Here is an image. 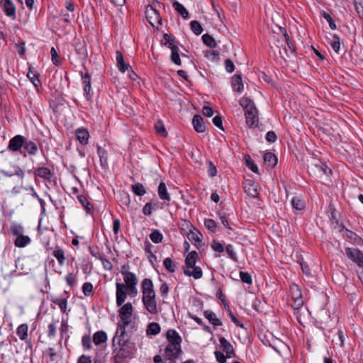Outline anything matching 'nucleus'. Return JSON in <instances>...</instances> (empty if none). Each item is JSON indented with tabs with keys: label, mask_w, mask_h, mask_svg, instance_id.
Masks as SVG:
<instances>
[{
	"label": "nucleus",
	"mask_w": 363,
	"mask_h": 363,
	"mask_svg": "<svg viewBox=\"0 0 363 363\" xmlns=\"http://www.w3.org/2000/svg\"><path fill=\"white\" fill-rule=\"evenodd\" d=\"M161 328L157 323H151L147 325L146 333L147 335H156L160 333Z\"/></svg>",
	"instance_id": "obj_37"
},
{
	"label": "nucleus",
	"mask_w": 363,
	"mask_h": 363,
	"mask_svg": "<svg viewBox=\"0 0 363 363\" xmlns=\"http://www.w3.org/2000/svg\"><path fill=\"white\" fill-rule=\"evenodd\" d=\"M82 79L84 84V92L86 100H90L92 94L91 93V75L86 72L84 74L82 72Z\"/></svg>",
	"instance_id": "obj_12"
},
{
	"label": "nucleus",
	"mask_w": 363,
	"mask_h": 363,
	"mask_svg": "<svg viewBox=\"0 0 363 363\" xmlns=\"http://www.w3.org/2000/svg\"><path fill=\"white\" fill-rule=\"evenodd\" d=\"M150 238L154 243H160L163 240V235L159 230H154L150 234Z\"/></svg>",
	"instance_id": "obj_47"
},
{
	"label": "nucleus",
	"mask_w": 363,
	"mask_h": 363,
	"mask_svg": "<svg viewBox=\"0 0 363 363\" xmlns=\"http://www.w3.org/2000/svg\"><path fill=\"white\" fill-rule=\"evenodd\" d=\"M321 16L328 21L332 30L336 29V25L331 16L325 11H321Z\"/></svg>",
	"instance_id": "obj_55"
},
{
	"label": "nucleus",
	"mask_w": 363,
	"mask_h": 363,
	"mask_svg": "<svg viewBox=\"0 0 363 363\" xmlns=\"http://www.w3.org/2000/svg\"><path fill=\"white\" fill-rule=\"evenodd\" d=\"M27 77L29 78L35 88H38L41 85V82L39 79V74L36 72L33 71L31 67L29 68Z\"/></svg>",
	"instance_id": "obj_31"
},
{
	"label": "nucleus",
	"mask_w": 363,
	"mask_h": 363,
	"mask_svg": "<svg viewBox=\"0 0 363 363\" xmlns=\"http://www.w3.org/2000/svg\"><path fill=\"white\" fill-rule=\"evenodd\" d=\"M345 254L352 261L355 262L359 267L363 268V252L357 248L346 247Z\"/></svg>",
	"instance_id": "obj_5"
},
{
	"label": "nucleus",
	"mask_w": 363,
	"mask_h": 363,
	"mask_svg": "<svg viewBox=\"0 0 363 363\" xmlns=\"http://www.w3.org/2000/svg\"><path fill=\"white\" fill-rule=\"evenodd\" d=\"M199 259V255L196 251H191L188 254L185 259V268L191 269L196 266V263Z\"/></svg>",
	"instance_id": "obj_20"
},
{
	"label": "nucleus",
	"mask_w": 363,
	"mask_h": 363,
	"mask_svg": "<svg viewBox=\"0 0 363 363\" xmlns=\"http://www.w3.org/2000/svg\"><path fill=\"white\" fill-rule=\"evenodd\" d=\"M145 16L148 23L155 28L162 26V18L160 13L152 6L148 5L145 10Z\"/></svg>",
	"instance_id": "obj_2"
},
{
	"label": "nucleus",
	"mask_w": 363,
	"mask_h": 363,
	"mask_svg": "<svg viewBox=\"0 0 363 363\" xmlns=\"http://www.w3.org/2000/svg\"><path fill=\"white\" fill-rule=\"evenodd\" d=\"M133 344L119 347V350L114 357L115 363H125L126 359L133 354Z\"/></svg>",
	"instance_id": "obj_3"
},
{
	"label": "nucleus",
	"mask_w": 363,
	"mask_h": 363,
	"mask_svg": "<svg viewBox=\"0 0 363 363\" xmlns=\"http://www.w3.org/2000/svg\"><path fill=\"white\" fill-rule=\"evenodd\" d=\"M182 352L181 346L168 344L164 350L165 357L168 360H174L179 357Z\"/></svg>",
	"instance_id": "obj_8"
},
{
	"label": "nucleus",
	"mask_w": 363,
	"mask_h": 363,
	"mask_svg": "<svg viewBox=\"0 0 363 363\" xmlns=\"http://www.w3.org/2000/svg\"><path fill=\"white\" fill-rule=\"evenodd\" d=\"M243 188L245 193L252 198H255L258 195L257 186L252 180H247L244 183Z\"/></svg>",
	"instance_id": "obj_18"
},
{
	"label": "nucleus",
	"mask_w": 363,
	"mask_h": 363,
	"mask_svg": "<svg viewBox=\"0 0 363 363\" xmlns=\"http://www.w3.org/2000/svg\"><path fill=\"white\" fill-rule=\"evenodd\" d=\"M308 168L313 173L318 172L320 174L325 175H328L332 173L331 169L320 160H315L313 162L311 163V165L308 167Z\"/></svg>",
	"instance_id": "obj_7"
},
{
	"label": "nucleus",
	"mask_w": 363,
	"mask_h": 363,
	"mask_svg": "<svg viewBox=\"0 0 363 363\" xmlns=\"http://www.w3.org/2000/svg\"><path fill=\"white\" fill-rule=\"evenodd\" d=\"M77 197L79 203L84 208L87 213H90L91 212H92L93 206L89 203V201H88L87 198L85 196L78 195Z\"/></svg>",
	"instance_id": "obj_35"
},
{
	"label": "nucleus",
	"mask_w": 363,
	"mask_h": 363,
	"mask_svg": "<svg viewBox=\"0 0 363 363\" xmlns=\"http://www.w3.org/2000/svg\"><path fill=\"white\" fill-rule=\"evenodd\" d=\"M164 39L165 40L164 45L168 47L171 50L172 47H178L177 45L174 44V39L172 35L165 33L164 35Z\"/></svg>",
	"instance_id": "obj_52"
},
{
	"label": "nucleus",
	"mask_w": 363,
	"mask_h": 363,
	"mask_svg": "<svg viewBox=\"0 0 363 363\" xmlns=\"http://www.w3.org/2000/svg\"><path fill=\"white\" fill-rule=\"evenodd\" d=\"M133 306L131 303H126L123 305L119 311V317L121 319H130L133 314Z\"/></svg>",
	"instance_id": "obj_19"
},
{
	"label": "nucleus",
	"mask_w": 363,
	"mask_h": 363,
	"mask_svg": "<svg viewBox=\"0 0 363 363\" xmlns=\"http://www.w3.org/2000/svg\"><path fill=\"white\" fill-rule=\"evenodd\" d=\"M215 357L216 358V360L219 363H225L226 362V358L228 357L227 355L225 356L224 354L220 351H216L214 352Z\"/></svg>",
	"instance_id": "obj_64"
},
{
	"label": "nucleus",
	"mask_w": 363,
	"mask_h": 363,
	"mask_svg": "<svg viewBox=\"0 0 363 363\" xmlns=\"http://www.w3.org/2000/svg\"><path fill=\"white\" fill-rule=\"evenodd\" d=\"M83 294L86 296H91L94 294L93 285L91 283L86 282L82 286Z\"/></svg>",
	"instance_id": "obj_53"
},
{
	"label": "nucleus",
	"mask_w": 363,
	"mask_h": 363,
	"mask_svg": "<svg viewBox=\"0 0 363 363\" xmlns=\"http://www.w3.org/2000/svg\"><path fill=\"white\" fill-rule=\"evenodd\" d=\"M188 238L189 240H191V242L194 241V245L198 248L199 249L203 243H202V240L199 238V235L196 233H194V232H191L189 235H188Z\"/></svg>",
	"instance_id": "obj_45"
},
{
	"label": "nucleus",
	"mask_w": 363,
	"mask_h": 363,
	"mask_svg": "<svg viewBox=\"0 0 363 363\" xmlns=\"http://www.w3.org/2000/svg\"><path fill=\"white\" fill-rule=\"evenodd\" d=\"M192 124L197 133H204L206 130V125L203 118L200 115H195L192 119Z\"/></svg>",
	"instance_id": "obj_13"
},
{
	"label": "nucleus",
	"mask_w": 363,
	"mask_h": 363,
	"mask_svg": "<svg viewBox=\"0 0 363 363\" xmlns=\"http://www.w3.org/2000/svg\"><path fill=\"white\" fill-rule=\"evenodd\" d=\"M0 4L3 7L5 14L12 20L16 18V9L11 0H1Z\"/></svg>",
	"instance_id": "obj_9"
},
{
	"label": "nucleus",
	"mask_w": 363,
	"mask_h": 363,
	"mask_svg": "<svg viewBox=\"0 0 363 363\" xmlns=\"http://www.w3.org/2000/svg\"><path fill=\"white\" fill-rule=\"evenodd\" d=\"M97 154L100 158V162L101 166H105L107 164V152L106 151L100 147L99 145H97Z\"/></svg>",
	"instance_id": "obj_46"
},
{
	"label": "nucleus",
	"mask_w": 363,
	"mask_h": 363,
	"mask_svg": "<svg viewBox=\"0 0 363 363\" xmlns=\"http://www.w3.org/2000/svg\"><path fill=\"white\" fill-rule=\"evenodd\" d=\"M264 162L270 167H274L277 164V157L272 152H267L264 155Z\"/></svg>",
	"instance_id": "obj_28"
},
{
	"label": "nucleus",
	"mask_w": 363,
	"mask_h": 363,
	"mask_svg": "<svg viewBox=\"0 0 363 363\" xmlns=\"http://www.w3.org/2000/svg\"><path fill=\"white\" fill-rule=\"evenodd\" d=\"M118 345L119 347H121L125 345H130L131 342H128V339L125 338V335H121V333L118 334L116 333L115 337L113 339V347H115L116 345Z\"/></svg>",
	"instance_id": "obj_30"
},
{
	"label": "nucleus",
	"mask_w": 363,
	"mask_h": 363,
	"mask_svg": "<svg viewBox=\"0 0 363 363\" xmlns=\"http://www.w3.org/2000/svg\"><path fill=\"white\" fill-rule=\"evenodd\" d=\"M156 203L153 204L152 202H147L143 208V213L145 216H150L152 210L155 209Z\"/></svg>",
	"instance_id": "obj_57"
},
{
	"label": "nucleus",
	"mask_w": 363,
	"mask_h": 363,
	"mask_svg": "<svg viewBox=\"0 0 363 363\" xmlns=\"http://www.w3.org/2000/svg\"><path fill=\"white\" fill-rule=\"evenodd\" d=\"M174 10L179 13L184 19L189 18V12L179 2L175 1L172 4Z\"/></svg>",
	"instance_id": "obj_29"
},
{
	"label": "nucleus",
	"mask_w": 363,
	"mask_h": 363,
	"mask_svg": "<svg viewBox=\"0 0 363 363\" xmlns=\"http://www.w3.org/2000/svg\"><path fill=\"white\" fill-rule=\"evenodd\" d=\"M75 135L81 144L86 145L88 143L89 133L86 129L78 128L75 132Z\"/></svg>",
	"instance_id": "obj_23"
},
{
	"label": "nucleus",
	"mask_w": 363,
	"mask_h": 363,
	"mask_svg": "<svg viewBox=\"0 0 363 363\" xmlns=\"http://www.w3.org/2000/svg\"><path fill=\"white\" fill-rule=\"evenodd\" d=\"M122 323H119L118 324L116 334H118L119 333H121V335H125V328L129 325L130 323V319H121Z\"/></svg>",
	"instance_id": "obj_48"
},
{
	"label": "nucleus",
	"mask_w": 363,
	"mask_h": 363,
	"mask_svg": "<svg viewBox=\"0 0 363 363\" xmlns=\"http://www.w3.org/2000/svg\"><path fill=\"white\" fill-rule=\"evenodd\" d=\"M141 290L143 294L142 298L156 297L154 285L150 279L145 278L143 280L141 283Z\"/></svg>",
	"instance_id": "obj_6"
},
{
	"label": "nucleus",
	"mask_w": 363,
	"mask_h": 363,
	"mask_svg": "<svg viewBox=\"0 0 363 363\" xmlns=\"http://www.w3.org/2000/svg\"><path fill=\"white\" fill-rule=\"evenodd\" d=\"M30 238L27 235H21L16 238L14 244L18 247H24L30 242Z\"/></svg>",
	"instance_id": "obj_36"
},
{
	"label": "nucleus",
	"mask_w": 363,
	"mask_h": 363,
	"mask_svg": "<svg viewBox=\"0 0 363 363\" xmlns=\"http://www.w3.org/2000/svg\"><path fill=\"white\" fill-rule=\"evenodd\" d=\"M219 342L223 350L226 353L228 358L231 357L232 355H235L233 347L229 341L225 337H221L219 338Z\"/></svg>",
	"instance_id": "obj_16"
},
{
	"label": "nucleus",
	"mask_w": 363,
	"mask_h": 363,
	"mask_svg": "<svg viewBox=\"0 0 363 363\" xmlns=\"http://www.w3.org/2000/svg\"><path fill=\"white\" fill-rule=\"evenodd\" d=\"M240 277L243 283L251 284L252 282V277L248 272H240Z\"/></svg>",
	"instance_id": "obj_60"
},
{
	"label": "nucleus",
	"mask_w": 363,
	"mask_h": 363,
	"mask_svg": "<svg viewBox=\"0 0 363 363\" xmlns=\"http://www.w3.org/2000/svg\"><path fill=\"white\" fill-rule=\"evenodd\" d=\"M123 279L125 284H123L125 287L131 285H137L138 282V279L136 277L134 273H126L125 276H123Z\"/></svg>",
	"instance_id": "obj_32"
},
{
	"label": "nucleus",
	"mask_w": 363,
	"mask_h": 363,
	"mask_svg": "<svg viewBox=\"0 0 363 363\" xmlns=\"http://www.w3.org/2000/svg\"><path fill=\"white\" fill-rule=\"evenodd\" d=\"M203 315L206 319H208L209 323L214 326H220L223 324L221 320L216 317L215 313L213 311H205Z\"/></svg>",
	"instance_id": "obj_25"
},
{
	"label": "nucleus",
	"mask_w": 363,
	"mask_h": 363,
	"mask_svg": "<svg viewBox=\"0 0 363 363\" xmlns=\"http://www.w3.org/2000/svg\"><path fill=\"white\" fill-rule=\"evenodd\" d=\"M232 88L233 91L241 92L243 90V84L241 75L235 74L232 78Z\"/></svg>",
	"instance_id": "obj_27"
},
{
	"label": "nucleus",
	"mask_w": 363,
	"mask_h": 363,
	"mask_svg": "<svg viewBox=\"0 0 363 363\" xmlns=\"http://www.w3.org/2000/svg\"><path fill=\"white\" fill-rule=\"evenodd\" d=\"M131 189L136 196H142L146 194V190L141 183H136L131 186Z\"/></svg>",
	"instance_id": "obj_40"
},
{
	"label": "nucleus",
	"mask_w": 363,
	"mask_h": 363,
	"mask_svg": "<svg viewBox=\"0 0 363 363\" xmlns=\"http://www.w3.org/2000/svg\"><path fill=\"white\" fill-rule=\"evenodd\" d=\"M16 51L21 57H23L26 53V46L24 42H20L16 45Z\"/></svg>",
	"instance_id": "obj_63"
},
{
	"label": "nucleus",
	"mask_w": 363,
	"mask_h": 363,
	"mask_svg": "<svg viewBox=\"0 0 363 363\" xmlns=\"http://www.w3.org/2000/svg\"><path fill=\"white\" fill-rule=\"evenodd\" d=\"M33 174L35 177H38L48 181H50L52 177V171L49 168L44 167L36 168Z\"/></svg>",
	"instance_id": "obj_14"
},
{
	"label": "nucleus",
	"mask_w": 363,
	"mask_h": 363,
	"mask_svg": "<svg viewBox=\"0 0 363 363\" xmlns=\"http://www.w3.org/2000/svg\"><path fill=\"white\" fill-rule=\"evenodd\" d=\"M191 30L196 35H200L203 31V28L198 21H192L190 23Z\"/></svg>",
	"instance_id": "obj_51"
},
{
	"label": "nucleus",
	"mask_w": 363,
	"mask_h": 363,
	"mask_svg": "<svg viewBox=\"0 0 363 363\" xmlns=\"http://www.w3.org/2000/svg\"><path fill=\"white\" fill-rule=\"evenodd\" d=\"M211 246L215 252H223L224 251V247L223 245L216 240H213L212 241Z\"/></svg>",
	"instance_id": "obj_61"
},
{
	"label": "nucleus",
	"mask_w": 363,
	"mask_h": 363,
	"mask_svg": "<svg viewBox=\"0 0 363 363\" xmlns=\"http://www.w3.org/2000/svg\"><path fill=\"white\" fill-rule=\"evenodd\" d=\"M157 191L158 196L160 199L164 201H170L171 197L167 191V186L164 182H162L160 183Z\"/></svg>",
	"instance_id": "obj_24"
},
{
	"label": "nucleus",
	"mask_w": 363,
	"mask_h": 363,
	"mask_svg": "<svg viewBox=\"0 0 363 363\" xmlns=\"http://www.w3.org/2000/svg\"><path fill=\"white\" fill-rule=\"evenodd\" d=\"M330 46L336 53H339L340 49V40L337 35H333Z\"/></svg>",
	"instance_id": "obj_49"
},
{
	"label": "nucleus",
	"mask_w": 363,
	"mask_h": 363,
	"mask_svg": "<svg viewBox=\"0 0 363 363\" xmlns=\"http://www.w3.org/2000/svg\"><path fill=\"white\" fill-rule=\"evenodd\" d=\"M291 204L294 208L296 210H302L304 208L305 204L303 200L299 197H294L291 200Z\"/></svg>",
	"instance_id": "obj_50"
},
{
	"label": "nucleus",
	"mask_w": 363,
	"mask_h": 363,
	"mask_svg": "<svg viewBox=\"0 0 363 363\" xmlns=\"http://www.w3.org/2000/svg\"><path fill=\"white\" fill-rule=\"evenodd\" d=\"M107 340L106 333L104 331H97L93 335V342L95 345H99Z\"/></svg>",
	"instance_id": "obj_33"
},
{
	"label": "nucleus",
	"mask_w": 363,
	"mask_h": 363,
	"mask_svg": "<svg viewBox=\"0 0 363 363\" xmlns=\"http://www.w3.org/2000/svg\"><path fill=\"white\" fill-rule=\"evenodd\" d=\"M163 264L169 272H174L177 269V263L169 257L164 259Z\"/></svg>",
	"instance_id": "obj_41"
},
{
	"label": "nucleus",
	"mask_w": 363,
	"mask_h": 363,
	"mask_svg": "<svg viewBox=\"0 0 363 363\" xmlns=\"http://www.w3.org/2000/svg\"><path fill=\"white\" fill-rule=\"evenodd\" d=\"M144 308L148 313L155 315L158 313L156 297L142 298Z\"/></svg>",
	"instance_id": "obj_11"
},
{
	"label": "nucleus",
	"mask_w": 363,
	"mask_h": 363,
	"mask_svg": "<svg viewBox=\"0 0 363 363\" xmlns=\"http://www.w3.org/2000/svg\"><path fill=\"white\" fill-rule=\"evenodd\" d=\"M225 250H226V252L228 253L229 257L233 259V261H238V257H237V255L236 253L234 251V248H233V246L230 244H228L226 247H225Z\"/></svg>",
	"instance_id": "obj_58"
},
{
	"label": "nucleus",
	"mask_w": 363,
	"mask_h": 363,
	"mask_svg": "<svg viewBox=\"0 0 363 363\" xmlns=\"http://www.w3.org/2000/svg\"><path fill=\"white\" fill-rule=\"evenodd\" d=\"M155 128L156 130L157 133H158L161 136H162L164 138H166L167 136L168 133H167V132L164 128V123H162V121L158 120L155 123Z\"/></svg>",
	"instance_id": "obj_43"
},
{
	"label": "nucleus",
	"mask_w": 363,
	"mask_h": 363,
	"mask_svg": "<svg viewBox=\"0 0 363 363\" xmlns=\"http://www.w3.org/2000/svg\"><path fill=\"white\" fill-rule=\"evenodd\" d=\"M192 268V271H191L190 269H184V274L188 277H193L195 279H201L203 276V272L201 267L195 266Z\"/></svg>",
	"instance_id": "obj_26"
},
{
	"label": "nucleus",
	"mask_w": 363,
	"mask_h": 363,
	"mask_svg": "<svg viewBox=\"0 0 363 363\" xmlns=\"http://www.w3.org/2000/svg\"><path fill=\"white\" fill-rule=\"evenodd\" d=\"M116 304L118 306H121L125 302L127 297V291L125 286L122 284L117 282L116 284Z\"/></svg>",
	"instance_id": "obj_10"
},
{
	"label": "nucleus",
	"mask_w": 363,
	"mask_h": 363,
	"mask_svg": "<svg viewBox=\"0 0 363 363\" xmlns=\"http://www.w3.org/2000/svg\"><path fill=\"white\" fill-rule=\"evenodd\" d=\"M205 227L210 231L214 233L216 230V223L214 220L206 218L204 220Z\"/></svg>",
	"instance_id": "obj_54"
},
{
	"label": "nucleus",
	"mask_w": 363,
	"mask_h": 363,
	"mask_svg": "<svg viewBox=\"0 0 363 363\" xmlns=\"http://www.w3.org/2000/svg\"><path fill=\"white\" fill-rule=\"evenodd\" d=\"M52 255L57 259L60 265H63L65 261V252L60 247H56L52 252Z\"/></svg>",
	"instance_id": "obj_38"
},
{
	"label": "nucleus",
	"mask_w": 363,
	"mask_h": 363,
	"mask_svg": "<svg viewBox=\"0 0 363 363\" xmlns=\"http://www.w3.org/2000/svg\"><path fill=\"white\" fill-rule=\"evenodd\" d=\"M202 40L206 45L211 48H216L217 45L215 39L209 34H204L202 36Z\"/></svg>",
	"instance_id": "obj_44"
},
{
	"label": "nucleus",
	"mask_w": 363,
	"mask_h": 363,
	"mask_svg": "<svg viewBox=\"0 0 363 363\" xmlns=\"http://www.w3.org/2000/svg\"><path fill=\"white\" fill-rule=\"evenodd\" d=\"M240 105L245 111L246 123L251 128L257 126L259 122L258 111L252 99L247 97L240 99Z\"/></svg>",
	"instance_id": "obj_1"
},
{
	"label": "nucleus",
	"mask_w": 363,
	"mask_h": 363,
	"mask_svg": "<svg viewBox=\"0 0 363 363\" xmlns=\"http://www.w3.org/2000/svg\"><path fill=\"white\" fill-rule=\"evenodd\" d=\"M283 38H284V42L286 43L289 49L290 50V51L294 53L295 52V46L293 45V43L290 41L289 40V35L287 34V33L286 32V30L284 31V34H283Z\"/></svg>",
	"instance_id": "obj_62"
},
{
	"label": "nucleus",
	"mask_w": 363,
	"mask_h": 363,
	"mask_svg": "<svg viewBox=\"0 0 363 363\" xmlns=\"http://www.w3.org/2000/svg\"><path fill=\"white\" fill-rule=\"evenodd\" d=\"M14 172H7L6 170H0V173L6 177H11L13 175L18 176L21 179H23L25 177V172L18 165L13 166Z\"/></svg>",
	"instance_id": "obj_21"
},
{
	"label": "nucleus",
	"mask_w": 363,
	"mask_h": 363,
	"mask_svg": "<svg viewBox=\"0 0 363 363\" xmlns=\"http://www.w3.org/2000/svg\"><path fill=\"white\" fill-rule=\"evenodd\" d=\"M52 303L57 305L62 313L67 311V298H56L52 299Z\"/></svg>",
	"instance_id": "obj_42"
},
{
	"label": "nucleus",
	"mask_w": 363,
	"mask_h": 363,
	"mask_svg": "<svg viewBox=\"0 0 363 363\" xmlns=\"http://www.w3.org/2000/svg\"><path fill=\"white\" fill-rule=\"evenodd\" d=\"M28 326L26 323L20 325L16 329V334L21 340H26L28 337Z\"/></svg>",
	"instance_id": "obj_34"
},
{
	"label": "nucleus",
	"mask_w": 363,
	"mask_h": 363,
	"mask_svg": "<svg viewBox=\"0 0 363 363\" xmlns=\"http://www.w3.org/2000/svg\"><path fill=\"white\" fill-rule=\"evenodd\" d=\"M245 162L247 167L251 169L253 172H258L257 166L253 162L250 155H247L245 156Z\"/></svg>",
	"instance_id": "obj_56"
},
{
	"label": "nucleus",
	"mask_w": 363,
	"mask_h": 363,
	"mask_svg": "<svg viewBox=\"0 0 363 363\" xmlns=\"http://www.w3.org/2000/svg\"><path fill=\"white\" fill-rule=\"evenodd\" d=\"M26 138L21 135H16L9 142L8 150L11 152H20L23 157H26V152L23 153L21 149L23 147Z\"/></svg>",
	"instance_id": "obj_4"
},
{
	"label": "nucleus",
	"mask_w": 363,
	"mask_h": 363,
	"mask_svg": "<svg viewBox=\"0 0 363 363\" xmlns=\"http://www.w3.org/2000/svg\"><path fill=\"white\" fill-rule=\"evenodd\" d=\"M90 253L92 256L100 259L102 262L105 268H106L105 262L108 263L110 264V266H111V262L107 259L104 257V256L99 252H95L94 250H93L90 248Z\"/></svg>",
	"instance_id": "obj_59"
},
{
	"label": "nucleus",
	"mask_w": 363,
	"mask_h": 363,
	"mask_svg": "<svg viewBox=\"0 0 363 363\" xmlns=\"http://www.w3.org/2000/svg\"><path fill=\"white\" fill-rule=\"evenodd\" d=\"M116 65L120 72L124 73L130 68V65L125 62L123 53L120 50L116 52Z\"/></svg>",
	"instance_id": "obj_17"
},
{
	"label": "nucleus",
	"mask_w": 363,
	"mask_h": 363,
	"mask_svg": "<svg viewBox=\"0 0 363 363\" xmlns=\"http://www.w3.org/2000/svg\"><path fill=\"white\" fill-rule=\"evenodd\" d=\"M167 339L169 344L181 346L182 337L179 333L174 329H169L167 332Z\"/></svg>",
	"instance_id": "obj_15"
},
{
	"label": "nucleus",
	"mask_w": 363,
	"mask_h": 363,
	"mask_svg": "<svg viewBox=\"0 0 363 363\" xmlns=\"http://www.w3.org/2000/svg\"><path fill=\"white\" fill-rule=\"evenodd\" d=\"M171 60L177 65H181L182 61L179 57V50L178 47H172L171 50Z\"/></svg>",
	"instance_id": "obj_39"
},
{
	"label": "nucleus",
	"mask_w": 363,
	"mask_h": 363,
	"mask_svg": "<svg viewBox=\"0 0 363 363\" xmlns=\"http://www.w3.org/2000/svg\"><path fill=\"white\" fill-rule=\"evenodd\" d=\"M23 148L30 156L35 155L38 152L37 144L32 140H27L26 138L24 142Z\"/></svg>",
	"instance_id": "obj_22"
}]
</instances>
